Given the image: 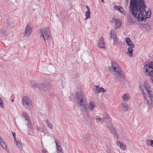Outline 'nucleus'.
<instances>
[{
    "label": "nucleus",
    "instance_id": "39448f33",
    "mask_svg": "<svg viewBox=\"0 0 153 153\" xmlns=\"http://www.w3.org/2000/svg\"><path fill=\"white\" fill-rule=\"evenodd\" d=\"M145 7H144V11L143 12H141V14L140 15H139L140 14V12H138V13H137L136 15V16H134L131 13H130L132 16L135 18H136L137 20L139 21H145L146 20V18H149L151 16V12H146L145 10Z\"/></svg>",
    "mask_w": 153,
    "mask_h": 153
},
{
    "label": "nucleus",
    "instance_id": "ea45409f",
    "mask_svg": "<svg viewBox=\"0 0 153 153\" xmlns=\"http://www.w3.org/2000/svg\"><path fill=\"white\" fill-rule=\"evenodd\" d=\"M128 45L130 47L129 48H134V45L133 44L132 42H131V43L129 44H128Z\"/></svg>",
    "mask_w": 153,
    "mask_h": 153
},
{
    "label": "nucleus",
    "instance_id": "37998d69",
    "mask_svg": "<svg viewBox=\"0 0 153 153\" xmlns=\"http://www.w3.org/2000/svg\"><path fill=\"white\" fill-rule=\"evenodd\" d=\"M59 143V141H57L56 140L55 143H56V146L59 145V144H58Z\"/></svg>",
    "mask_w": 153,
    "mask_h": 153
},
{
    "label": "nucleus",
    "instance_id": "09e8293b",
    "mask_svg": "<svg viewBox=\"0 0 153 153\" xmlns=\"http://www.w3.org/2000/svg\"><path fill=\"white\" fill-rule=\"evenodd\" d=\"M14 139L15 141H16V142L17 141L16 139V137H15V138L14 137Z\"/></svg>",
    "mask_w": 153,
    "mask_h": 153
},
{
    "label": "nucleus",
    "instance_id": "cd10ccee",
    "mask_svg": "<svg viewBox=\"0 0 153 153\" xmlns=\"http://www.w3.org/2000/svg\"><path fill=\"white\" fill-rule=\"evenodd\" d=\"M57 151L58 153H62V147L60 145L56 146Z\"/></svg>",
    "mask_w": 153,
    "mask_h": 153
},
{
    "label": "nucleus",
    "instance_id": "8fccbe9b",
    "mask_svg": "<svg viewBox=\"0 0 153 153\" xmlns=\"http://www.w3.org/2000/svg\"><path fill=\"white\" fill-rule=\"evenodd\" d=\"M86 7L88 9H88H89V8H88V6H86Z\"/></svg>",
    "mask_w": 153,
    "mask_h": 153
},
{
    "label": "nucleus",
    "instance_id": "20e7f679",
    "mask_svg": "<svg viewBox=\"0 0 153 153\" xmlns=\"http://www.w3.org/2000/svg\"><path fill=\"white\" fill-rule=\"evenodd\" d=\"M76 98L78 104L80 106L81 111L83 112H87V103L83 93L81 91L76 92Z\"/></svg>",
    "mask_w": 153,
    "mask_h": 153
},
{
    "label": "nucleus",
    "instance_id": "aec40b11",
    "mask_svg": "<svg viewBox=\"0 0 153 153\" xmlns=\"http://www.w3.org/2000/svg\"><path fill=\"white\" fill-rule=\"evenodd\" d=\"M121 106L124 111H126L127 110L128 105L126 104L122 103L121 104Z\"/></svg>",
    "mask_w": 153,
    "mask_h": 153
},
{
    "label": "nucleus",
    "instance_id": "5fc2aeb1",
    "mask_svg": "<svg viewBox=\"0 0 153 153\" xmlns=\"http://www.w3.org/2000/svg\"><path fill=\"white\" fill-rule=\"evenodd\" d=\"M31 84H33V83H32V82H31Z\"/></svg>",
    "mask_w": 153,
    "mask_h": 153
},
{
    "label": "nucleus",
    "instance_id": "58836bf2",
    "mask_svg": "<svg viewBox=\"0 0 153 153\" xmlns=\"http://www.w3.org/2000/svg\"><path fill=\"white\" fill-rule=\"evenodd\" d=\"M3 102L2 100L0 98V107H1L3 108Z\"/></svg>",
    "mask_w": 153,
    "mask_h": 153
},
{
    "label": "nucleus",
    "instance_id": "dca6fc26",
    "mask_svg": "<svg viewBox=\"0 0 153 153\" xmlns=\"http://www.w3.org/2000/svg\"><path fill=\"white\" fill-rule=\"evenodd\" d=\"M32 82H33V87L36 88H39L41 89H42L41 84H37L35 81H32Z\"/></svg>",
    "mask_w": 153,
    "mask_h": 153
},
{
    "label": "nucleus",
    "instance_id": "a18cd8bd",
    "mask_svg": "<svg viewBox=\"0 0 153 153\" xmlns=\"http://www.w3.org/2000/svg\"><path fill=\"white\" fill-rule=\"evenodd\" d=\"M42 152L43 153H46L47 152V151H46L45 149L42 150Z\"/></svg>",
    "mask_w": 153,
    "mask_h": 153
},
{
    "label": "nucleus",
    "instance_id": "412c9836",
    "mask_svg": "<svg viewBox=\"0 0 153 153\" xmlns=\"http://www.w3.org/2000/svg\"><path fill=\"white\" fill-rule=\"evenodd\" d=\"M41 85H42V89H49L50 87V85L46 83L41 84Z\"/></svg>",
    "mask_w": 153,
    "mask_h": 153
},
{
    "label": "nucleus",
    "instance_id": "3c124183",
    "mask_svg": "<svg viewBox=\"0 0 153 153\" xmlns=\"http://www.w3.org/2000/svg\"><path fill=\"white\" fill-rule=\"evenodd\" d=\"M11 101L12 102H14V100L13 99H11Z\"/></svg>",
    "mask_w": 153,
    "mask_h": 153
},
{
    "label": "nucleus",
    "instance_id": "9b49d317",
    "mask_svg": "<svg viewBox=\"0 0 153 153\" xmlns=\"http://www.w3.org/2000/svg\"><path fill=\"white\" fill-rule=\"evenodd\" d=\"M97 45L100 48L105 49L104 40L102 37L99 39Z\"/></svg>",
    "mask_w": 153,
    "mask_h": 153
},
{
    "label": "nucleus",
    "instance_id": "a878e982",
    "mask_svg": "<svg viewBox=\"0 0 153 153\" xmlns=\"http://www.w3.org/2000/svg\"><path fill=\"white\" fill-rule=\"evenodd\" d=\"M0 145L4 149H6L7 148L6 146V145L4 142L3 140H2V141H0Z\"/></svg>",
    "mask_w": 153,
    "mask_h": 153
},
{
    "label": "nucleus",
    "instance_id": "f257e3e1",
    "mask_svg": "<svg viewBox=\"0 0 153 153\" xmlns=\"http://www.w3.org/2000/svg\"><path fill=\"white\" fill-rule=\"evenodd\" d=\"M145 7L144 0H131L129 6V12L134 16H136L137 13L140 12V15L141 12L144 11Z\"/></svg>",
    "mask_w": 153,
    "mask_h": 153
},
{
    "label": "nucleus",
    "instance_id": "de8ad7c7",
    "mask_svg": "<svg viewBox=\"0 0 153 153\" xmlns=\"http://www.w3.org/2000/svg\"><path fill=\"white\" fill-rule=\"evenodd\" d=\"M48 122V120H45V122L47 123H49V122Z\"/></svg>",
    "mask_w": 153,
    "mask_h": 153
},
{
    "label": "nucleus",
    "instance_id": "473e14b6",
    "mask_svg": "<svg viewBox=\"0 0 153 153\" xmlns=\"http://www.w3.org/2000/svg\"><path fill=\"white\" fill-rule=\"evenodd\" d=\"M16 144L17 146L19 149H20L22 147V143L21 141L19 140L16 141Z\"/></svg>",
    "mask_w": 153,
    "mask_h": 153
},
{
    "label": "nucleus",
    "instance_id": "79ce46f5",
    "mask_svg": "<svg viewBox=\"0 0 153 153\" xmlns=\"http://www.w3.org/2000/svg\"><path fill=\"white\" fill-rule=\"evenodd\" d=\"M96 119L97 120H98L100 122H101L102 120L101 118H100V117H97V118H96Z\"/></svg>",
    "mask_w": 153,
    "mask_h": 153
},
{
    "label": "nucleus",
    "instance_id": "e433bc0d",
    "mask_svg": "<svg viewBox=\"0 0 153 153\" xmlns=\"http://www.w3.org/2000/svg\"><path fill=\"white\" fill-rule=\"evenodd\" d=\"M108 115L107 113H105L103 114V119H105L108 118Z\"/></svg>",
    "mask_w": 153,
    "mask_h": 153
},
{
    "label": "nucleus",
    "instance_id": "a19ab883",
    "mask_svg": "<svg viewBox=\"0 0 153 153\" xmlns=\"http://www.w3.org/2000/svg\"><path fill=\"white\" fill-rule=\"evenodd\" d=\"M106 91V90L103 88H102L101 87L100 88V92L101 91L103 93L105 92Z\"/></svg>",
    "mask_w": 153,
    "mask_h": 153
},
{
    "label": "nucleus",
    "instance_id": "72a5a7b5",
    "mask_svg": "<svg viewBox=\"0 0 153 153\" xmlns=\"http://www.w3.org/2000/svg\"><path fill=\"white\" fill-rule=\"evenodd\" d=\"M107 127L108 128L109 130H110L112 128H114L113 125L111 123H109L108 124Z\"/></svg>",
    "mask_w": 153,
    "mask_h": 153
},
{
    "label": "nucleus",
    "instance_id": "4be33fe9",
    "mask_svg": "<svg viewBox=\"0 0 153 153\" xmlns=\"http://www.w3.org/2000/svg\"><path fill=\"white\" fill-rule=\"evenodd\" d=\"M132 48H128V51L129 53V56L130 57H132L133 56V50Z\"/></svg>",
    "mask_w": 153,
    "mask_h": 153
},
{
    "label": "nucleus",
    "instance_id": "864d4df0",
    "mask_svg": "<svg viewBox=\"0 0 153 153\" xmlns=\"http://www.w3.org/2000/svg\"><path fill=\"white\" fill-rule=\"evenodd\" d=\"M33 10H35V9H33Z\"/></svg>",
    "mask_w": 153,
    "mask_h": 153
},
{
    "label": "nucleus",
    "instance_id": "c9c22d12",
    "mask_svg": "<svg viewBox=\"0 0 153 153\" xmlns=\"http://www.w3.org/2000/svg\"><path fill=\"white\" fill-rule=\"evenodd\" d=\"M37 130L38 132L40 133L43 132L44 131V128L40 127L39 128L37 129Z\"/></svg>",
    "mask_w": 153,
    "mask_h": 153
},
{
    "label": "nucleus",
    "instance_id": "a211bd4d",
    "mask_svg": "<svg viewBox=\"0 0 153 153\" xmlns=\"http://www.w3.org/2000/svg\"><path fill=\"white\" fill-rule=\"evenodd\" d=\"M0 34L3 36H5L8 35L9 33L7 30H0Z\"/></svg>",
    "mask_w": 153,
    "mask_h": 153
},
{
    "label": "nucleus",
    "instance_id": "6e6552de",
    "mask_svg": "<svg viewBox=\"0 0 153 153\" xmlns=\"http://www.w3.org/2000/svg\"><path fill=\"white\" fill-rule=\"evenodd\" d=\"M22 104L24 107L27 109H30L32 108V101L27 96H25L23 97Z\"/></svg>",
    "mask_w": 153,
    "mask_h": 153
},
{
    "label": "nucleus",
    "instance_id": "423d86ee",
    "mask_svg": "<svg viewBox=\"0 0 153 153\" xmlns=\"http://www.w3.org/2000/svg\"><path fill=\"white\" fill-rule=\"evenodd\" d=\"M48 28H44L39 30L38 31L39 35L40 36V39L42 40H44L46 44V41L49 42L50 37L48 34Z\"/></svg>",
    "mask_w": 153,
    "mask_h": 153
},
{
    "label": "nucleus",
    "instance_id": "49530a36",
    "mask_svg": "<svg viewBox=\"0 0 153 153\" xmlns=\"http://www.w3.org/2000/svg\"><path fill=\"white\" fill-rule=\"evenodd\" d=\"M126 3L127 4H128V0H126Z\"/></svg>",
    "mask_w": 153,
    "mask_h": 153
},
{
    "label": "nucleus",
    "instance_id": "ddd939ff",
    "mask_svg": "<svg viewBox=\"0 0 153 153\" xmlns=\"http://www.w3.org/2000/svg\"><path fill=\"white\" fill-rule=\"evenodd\" d=\"M117 145L120 148L123 150H126V146L121 141H119L117 143Z\"/></svg>",
    "mask_w": 153,
    "mask_h": 153
},
{
    "label": "nucleus",
    "instance_id": "f3484780",
    "mask_svg": "<svg viewBox=\"0 0 153 153\" xmlns=\"http://www.w3.org/2000/svg\"><path fill=\"white\" fill-rule=\"evenodd\" d=\"M82 141L85 143H87L89 140V137L86 135H83L82 136Z\"/></svg>",
    "mask_w": 153,
    "mask_h": 153
},
{
    "label": "nucleus",
    "instance_id": "603ef678",
    "mask_svg": "<svg viewBox=\"0 0 153 153\" xmlns=\"http://www.w3.org/2000/svg\"><path fill=\"white\" fill-rule=\"evenodd\" d=\"M103 0H102V2H103Z\"/></svg>",
    "mask_w": 153,
    "mask_h": 153
},
{
    "label": "nucleus",
    "instance_id": "5701e85b",
    "mask_svg": "<svg viewBox=\"0 0 153 153\" xmlns=\"http://www.w3.org/2000/svg\"><path fill=\"white\" fill-rule=\"evenodd\" d=\"M146 143L149 146H152L153 147V140H149L146 141Z\"/></svg>",
    "mask_w": 153,
    "mask_h": 153
},
{
    "label": "nucleus",
    "instance_id": "9d476101",
    "mask_svg": "<svg viewBox=\"0 0 153 153\" xmlns=\"http://www.w3.org/2000/svg\"><path fill=\"white\" fill-rule=\"evenodd\" d=\"M22 117H24V118H25L24 120L25 123L28 126V127L29 126H31L32 124L30 119L27 113L25 111H24L22 112Z\"/></svg>",
    "mask_w": 153,
    "mask_h": 153
},
{
    "label": "nucleus",
    "instance_id": "c85d7f7f",
    "mask_svg": "<svg viewBox=\"0 0 153 153\" xmlns=\"http://www.w3.org/2000/svg\"><path fill=\"white\" fill-rule=\"evenodd\" d=\"M111 37H113L114 36H116V32L115 31L112 29L111 30Z\"/></svg>",
    "mask_w": 153,
    "mask_h": 153
},
{
    "label": "nucleus",
    "instance_id": "4468645a",
    "mask_svg": "<svg viewBox=\"0 0 153 153\" xmlns=\"http://www.w3.org/2000/svg\"><path fill=\"white\" fill-rule=\"evenodd\" d=\"M97 106L93 102H91L88 104V108L90 110L92 111L94 108Z\"/></svg>",
    "mask_w": 153,
    "mask_h": 153
},
{
    "label": "nucleus",
    "instance_id": "f8f14e48",
    "mask_svg": "<svg viewBox=\"0 0 153 153\" xmlns=\"http://www.w3.org/2000/svg\"><path fill=\"white\" fill-rule=\"evenodd\" d=\"M114 19V22L115 23V28H120L122 22L119 19H114V18H113V19Z\"/></svg>",
    "mask_w": 153,
    "mask_h": 153
},
{
    "label": "nucleus",
    "instance_id": "bb28decb",
    "mask_svg": "<svg viewBox=\"0 0 153 153\" xmlns=\"http://www.w3.org/2000/svg\"><path fill=\"white\" fill-rule=\"evenodd\" d=\"M111 131V134H114V135L116 136L117 138H118V135L116 133L114 128H113L109 130Z\"/></svg>",
    "mask_w": 153,
    "mask_h": 153
},
{
    "label": "nucleus",
    "instance_id": "393cba45",
    "mask_svg": "<svg viewBox=\"0 0 153 153\" xmlns=\"http://www.w3.org/2000/svg\"><path fill=\"white\" fill-rule=\"evenodd\" d=\"M90 14L91 13L90 12V10L89 9H88L85 13V16H86V18L85 19V20L87 19L88 18L90 17Z\"/></svg>",
    "mask_w": 153,
    "mask_h": 153
},
{
    "label": "nucleus",
    "instance_id": "4c0bfd02",
    "mask_svg": "<svg viewBox=\"0 0 153 153\" xmlns=\"http://www.w3.org/2000/svg\"><path fill=\"white\" fill-rule=\"evenodd\" d=\"M48 126L51 129H52L53 128V126L51 123H47Z\"/></svg>",
    "mask_w": 153,
    "mask_h": 153
},
{
    "label": "nucleus",
    "instance_id": "b1692460",
    "mask_svg": "<svg viewBox=\"0 0 153 153\" xmlns=\"http://www.w3.org/2000/svg\"><path fill=\"white\" fill-rule=\"evenodd\" d=\"M129 97L128 94H126L123 96L122 98L125 101H126L129 99Z\"/></svg>",
    "mask_w": 153,
    "mask_h": 153
},
{
    "label": "nucleus",
    "instance_id": "2eb2a0df",
    "mask_svg": "<svg viewBox=\"0 0 153 153\" xmlns=\"http://www.w3.org/2000/svg\"><path fill=\"white\" fill-rule=\"evenodd\" d=\"M114 8L115 10H117L120 12L122 13H124L125 10L121 6H117V5H115L114 6Z\"/></svg>",
    "mask_w": 153,
    "mask_h": 153
},
{
    "label": "nucleus",
    "instance_id": "7c9ffc66",
    "mask_svg": "<svg viewBox=\"0 0 153 153\" xmlns=\"http://www.w3.org/2000/svg\"><path fill=\"white\" fill-rule=\"evenodd\" d=\"M143 27L146 28V30H150V27L149 24H145L143 25Z\"/></svg>",
    "mask_w": 153,
    "mask_h": 153
},
{
    "label": "nucleus",
    "instance_id": "7ed1b4c3",
    "mask_svg": "<svg viewBox=\"0 0 153 153\" xmlns=\"http://www.w3.org/2000/svg\"><path fill=\"white\" fill-rule=\"evenodd\" d=\"M111 66L109 69L112 73L115 76V78L117 81L121 82L124 79L125 76L119 65L115 62H111Z\"/></svg>",
    "mask_w": 153,
    "mask_h": 153
},
{
    "label": "nucleus",
    "instance_id": "f03ea898",
    "mask_svg": "<svg viewBox=\"0 0 153 153\" xmlns=\"http://www.w3.org/2000/svg\"><path fill=\"white\" fill-rule=\"evenodd\" d=\"M139 89L141 90L145 99L147 103L153 107V93L152 91L150 85L148 81L145 82L144 85V89L141 85L139 86Z\"/></svg>",
    "mask_w": 153,
    "mask_h": 153
},
{
    "label": "nucleus",
    "instance_id": "c756f323",
    "mask_svg": "<svg viewBox=\"0 0 153 153\" xmlns=\"http://www.w3.org/2000/svg\"><path fill=\"white\" fill-rule=\"evenodd\" d=\"M127 19L130 23H134L133 21L131 16L129 15L127 16Z\"/></svg>",
    "mask_w": 153,
    "mask_h": 153
},
{
    "label": "nucleus",
    "instance_id": "6ab92c4d",
    "mask_svg": "<svg viewBox=\"0 0 153 153\" xmlns=\"http://www.w3.org/2000/svg\"><path fill=\"white\" fill-rule=\"evenodd\" d=\"M94 92L96 93L99 94L100 92V88L99 86H94Z\"/></svg>",
    "mask_w": 153,
    "mask_h": 153
},
{
    "label": "nucleus",
    "instance_id": "0eeeda50",
    "mask_svg": "<svg viewBox=\"0 0 153 153\" xmlns=\"http://www.w3.org/2000/svg\"><path fill=\"white\" fill-rule=\"evenodd\" d=\"M143 70L147 74L151 76V79L153 83V62L150 63L149 65L147 64L145 65L143 68Z\"/></svg>",
    "mask_w": 153,
    "mask_h": 153
},
{
    "label": "nucleus",
    "instance_id": "f704fd0d",
    "mask_svg": "<svg viewBox=\"0 0 153 153\" xmlns=\"http://www.w3.org/2000/svg\"><path fill=\"white\" fill-rule=\"evenodd\" d=\"M125 41L128 45L131 42L130 39L129 38H126L125 39Z\"/></svg>",
    "mask_w": 153,
    "mask_h": 153
},
{
    "label": "nucleus",
    "instance_id": "2f4dec72",
    "mask_svg": "<svg viewBox=\"0 0 153 153\" xmlns=\"http://www.w3.org/2000/svg\"><path fill=\"white\" fill-rule=\"evenodd\" d=\"M111 38L113 39L114 44L117 45L119 43V42L118 40H117L116 36H114V37Z\"/></svg>",
    "mask_w": 153,
    "mask_h": 153
},
{
    "label": "nucleus",
    "instance_id": "c03bdc74",
    "mask_svg": "<svg viewBox=\"0 0 153 153\" xmlns=\"http://www.w3.org/2000/svg\"><path fill=\"white\" fill-rule=\"evenodd\" d=\"M12 134H13V137H15H15H16V134L15 133V132H12Z\"/></svg>",
    "mask_w": 153,
    "mask_h": 153
},
{
    "label": "nucleus",
    "instance_id": "1a4fd4ad",
    "mask_svg": "<svg viewBox=\"0 0 153 153\" xmlns=\"http://www.w3.org/2000/svg\"><path fill=\"white\" fill-rule=\"evenodd\" d=\"M32 27L31 24L30 22L27 24L25 29V31L24 33V36L28 38L32 31Z\"/></svg>",
    "mask_w": 153,
    "mask_h": 153
}]
</instances>
